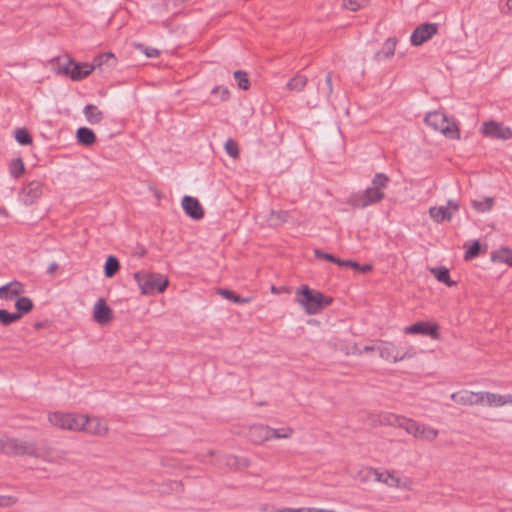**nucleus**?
<instances>
[{
  "mask_svg": "<svg viewBox=\"0 0 512 512\" xmlns=\"http://www.w3.org/2000/svg\"><path fill=\"white\" fill-rule=\"evenodd\" d=\"M345 353H346V355H350V354L361 355V354H363V351L361 348L358 347L357 344H353L349 348H347Z\"/></svg>",
  "mask_w": 512,
  "mask_h": 512,
  "instance_id": "3c124183",
  "label": "nucleus"
},
{
  "mask_svg": "<svg viewBox=\"0 0 512 512\" xmlns=\"http://www.w3.org/2000/svg\"><path fill=\"white\" fill-rule=\"evenodd\" d=\"M368 4V0H343V7L350 11H357Z\"/></svg>",
  "mask_w": 512,
  "mask_h": 512,
  "instance_id": "79ce46f5",
  "label": "nucleus"
},
{
  "mask_svg": "<svg viewBox=\"0 0 512 512\" xmlns=\"http://www.w3.org/2000/svg\"><path fill=\"white\" fill-rule=\"evenodd\" d=\"M138 49H140L147 57L156 58L159 56V50L150 47H144L143 45H137Z\"/></svg>",
  "mask_w": 512,
  "mask_h": 512,
  "instance_id": "de8ad7c7",
  "label": "nucleus"
},
{
  "mask_svg": "<svg viewBox=\"0 0 512 512\" xmlns=\"http://www.w3.org/2000/svg\"><path fill=\"white\" fill-rule=\"evenodd\" d=\"M326 82L329 86H331V77L329 75L326 78Z\"/></svg>",
  "mask_w": 512,
  "mask_h": 512,
  "instance_id": "bf43d9fd",
  "label": "nucleus"
},
{
  "mask_svg": "<svg viewBox=\"0 0 512 512\" xmlns=\"http://www.w3.org/2000/svg\"><path fill=\"white\" fill-rule=\"evenodd\" d=\"M294 432V428L288 425L277 428L270 427V440H288L292 438Z\"/></svg>",
  "mask_w": 512,
  "mask_h": 512,
  "instance_id": "cd10ccee",
  "label": "nucleus"
},
{
  "mask_svg": "<svg viewBox=\"0 0 512 512\" xmlns=\"http://www.w3.org/2000/svg\"><path fill=\"white\" fill-rule=\"evenodd\" d=\"M396 45V38L387 39L383 44L382 50L376 54V57L379 59L381 58V56H383L384 58L392 57L395 53Z\"/></svg>",
  "mask_w": 512,
  "mask_h": 512,
  "instance_id": "7c9ffc66",
  "label": "nucleus"
},
{
  "mask_svg": "<svg viewBox=\"0 0 512 512\" xmlns=\"http://www.w3.org/2000/svg\"><path fill=\"white\" fill-rule=\"evenodd\" d=\"M307 79L304 76L297 75L290 79V81L287 83L286 87L290 91H301L306 86Z\"/></svg>",
  "mask_w": 512,
  "mask_h": 512,
  "instance_id": "c9c22d12",
  "label": "nucleus"
},
{
  "mask_svg": "<svg viewBox=\"0 0 512 512\" xmlns=\"http://www.w3.org/2000/svg\"><path fill=\"white\" fill-rule=\"evenodd\" d=\"M270 290H271V292L273 294H279V293H282V292H286V288L285 287L278 288V287H275V286H271Z\"/></svg>",
  "mask_w": 512,
  "mask_h": 512,
  "instance_id": "5fc2aeb1",
  "label": "nucleus"
},
{
  "mask_svg": "<svg viewBox=\"0 0 512 512\" xmlns=\"http://www.w3.org/2000/svg\"><path fill=\"white\" fill-rule=\"evenodd\" d=\"M336 264L339 265V266L349 267V268L356 267L355 261L341 260V259H338V258H337Z\"/></svg>",
  "mask_w": 512,
  "mask_h": 512,
  "instance_id": "864d4df0",
  "label": "nucleus"
},
{
  "mask_svg": "<svg viewBox=\"0 0 512 512\" xmlns=\"http://www.w3.org/2000/svg\"><path fill=\"white\" fill-rule=\"evenodd\" d=\"M438 31V27L434 23H425L418 26L411 35V44L420 46L431 39Z\"/></svg>",
  "mask_w": 512,
  "mask_h": 512,
  "instance_id": "dca6fc26",
  "label": "nucleus"
},
{
  "mask_svg": "<svg viewBox=\"0 0 512 512\" xmlns=\"http://www.w3.org/2000/svg\"><path fill=\"white\" fill-rule=\"evenodd\" d=\"M18 320H20V314L10 313L5 309H0V323L2 325L8 326Z\"/></svg>",
  "mask_w": 512,
  "mask_h": 512,
  "instance_id": "4c0bfd02",
  "label": "nucleus"
},
{
  "mask_svg": "<svg viewBox=\"0 0 512 512\" xmlns=\"http://www.w3.org/2000/svg\"><path fill=\"white\" fill-rule=\"evenodd\" d=\"M393 418L394 421H392L391 424L404 429L409 435L418 440L434 442L439 436V430L431 425L420 423L403 416H394Z\"/></svg>",
  "mask_w": 512,
  "mask_h": 512,
  "instance_id": "7ed1b4c3",
  "label": "nucleus"
},
{
  "mask_svg": "<svg viewBox=\"0 0 512 512\" xmlns=\"http://www.w3.org/2000/svg\"><path fill=\"white\" fill-rule=\"evenodd\" d=\"M494 204L492 197H486L483 200H475L472 202L473 207L479 212L490 211Z\"/></svg>",
  "mask_w": 512,
  "mask_h": 512,
  "instance_id": "e433bc0d",
  "label": "nucleus"
},
{
  "mask_svg": "<svg viewBox=\"0 0 512 512\" xmlns=\"http://www.w3.org/2000/svg\"><path fill=\"white\" fill-rule=\"evenodd\" d=\"M116 63V58L113 53L108 52L104 54H99L93 59V63L91 66H95V69H109L112 68Z\"/></svg>",
  "mask_w": 512,
  "mask_h": 512,
  "instance_id": "b1692460",
  "label": "nucleus"
},
{
  "mask_svg": "<svg viewBox=\"0 0 512 512\" xmlns=\"http://www.w3.org/2000/svg\"><path fill=\"white\" fill-rule=\"evenodd\" d=\"M76 139L80 145L87 147L94 145L97 140L95 133L87 127H80L76 131Z\"/></svg>",
  "mask_w": 512,
  "mask_h": 512,
  "instance_id": "393cba45",
  "label": "nucleus"
},
{
  "mask_svg": "<svg viewBox=\"0 0 512 512\" xmlns=\"http://www.w3.org/2000/svg\"><path fill=\"white\" fill-rule=\"evenodd\" d=\"M25 292L24 285L19 281H12L0 287V299L5 301L13 300L23 295Z\"/></svg>",
  "mask_w": 512,
  "mask_h": 512,
  "instance_id": "4be33fe9",
  "label": "nucleus"
},
{
  "mask_svg": "<svg viewBox=\"0 0 512 512\" xmlns=\"http://www.w3.org/2000/svg\"><path fill=\"white\" fill-rule=\"evenodd\" d=\"M225 150H226L227 154L229 156H231L232 158H234V159L238 158L239 149H238L237 144L233 140L229 139L226 141Z\"/></svg>",
  "mask_w": 512,
  "mask_h": 512,
  "instance_id": "37998d69",
  "label": "nucleus"
},
{
  "mask_svg": "<svg viewBox=\"0 0 512 512\" xmlns=\"http://www.w3.org/2000/svg\"><path fill=\"white\" fill-rule=\"evenodd\" d=\"M247 438L254 444H263L270 440V427L263 424L249 426Z\"/></svg>",
  "mask_w": 512,
  "mask_h": 512,
  "instance_id": "412c9836",
  "label": "nucleus"
},
{
  "mask_svg": "<svg viewBox=\"0 0 512 512\" xmlns=\"http://www.w3.org/2000/svg\"><path fill=\"white\" fill-rule=\"evenodd\" d=\"M356 267H352V269L360 271L362 273L370 272L372 270V266L370 264L366 265H360L359 263L355 262Z\"/></svg>",
  "mask_w": 512,
  "mask_h": 512,
  "instance_id": "603ef678",
  "label": "nucleus"
},
{
  "mask_svg": "<svg viewBox=\"0 0 512 512\" xmlns=\"http://www.w3.org/2000/svg\"><path fill=\"white\" fill-rule=\"evenodd\" d=\"M16 498L9 495H0V507H9L16 503Z\"/></svg>",
  "mask_w": 512,
  "mask_h": 512,
  "instance_id": "8fccbe9b",
  "label": "nucleus"
},
{
  "mask_svg": "<svg viewBox=\"0 0 512 512\" xmlns=\"http://www.w3.org/2000/svg\"><path fill=\"white\" fill-rule=\"evenodd\" d=\"M458 211L459 203L455 200H449L446 205L430 207L429 216L434 222L442 223L450 221Z\"/></svg>",
  "mask_w": 512,
  "mask_h": 512,
  "instance_id": "4468645a",
  "label": "nucleus"
},
{
  "mask_svg": "<svg viewBox=\"0 0 512 512\" xmlns=\"http://www.w3.org/2000/svg\"><path fill=\"white\" fill-rule=\"evenodd\" d=\"M15 308L17 309L15 314H20L21 319L23 314L29 313L32 310L33 302L30 298L21 295L16 299Z\"/></svg>",
  "mask_w": 512,
  "mask_h": 512,
  "instance_id": "c756f323",
  "label": "nucleus"
},
{
  "mask_svg": "<svg viewBox=\"0 0 512 512\" xmlns=\"http://www.w3.org/2000/svg\"><path fill=\"white\" fill-rule=\"evenodd\" d=\"M296 302L307 315H315L324 307L330 305L332 298L305 285L296 291Z\"/></svg>",
  "mask_w": 512,
  "mask_h": 512,
  "instance_id": "f03ea898",
  "label": "nucleus"
},
{
  "mask_svg": "<svg viewBox=\"0 0 512 512\" xmlns=\"http://www.w3.org/2000/svg\"><path fill=\"white\" fill-rule=\"evenodd\" d=\"M234 78L237 82V85L242 90H248L250 86V81L248 79V76L243 71H236L234 73Z\"/></svg>",
  "mask_w": 512,
  "mask_h": 512,
  "instance_id": "a19ab883",
  "label": "nucleus"
},
{
  "mask_svg": "<svg viewBox=\"0 0 512 512\" xmlns=\"http://www.w3.org/2000/svg\"><path fill=\"white\" fill-rule=\"evenodd\" d=\"M181 207L185 214L193 220H201L205 215L203 206L195 197L184 196L181 200Z\"/></svg>",
  "mask_w": 512,
  "mask_h": 512,
  "instance_id": "a211bd4d",
  "label": "nucleus"
},
{
  "mask_svg": "<svg viewBox=\"0 0 512 512\" xmlns=\"http://www.w3.org/2000/svg\"><path fill=\"white\" fill-rule=\"evenodd\" d=\"M377 350V346L367 345L362 348L363 353H369Z\"/></svg>",
  "mask_w": 512,
  "mask_h": 512,
  "instance_id": "4d7b16f0",
  "label": "nucleus"
},
{
  "mask_svg": "<svg viewBox=\"0 0 512 512\" xmlns=\"http://www.w3.org/2000/svg\"><path fill=\"white\" fill-rule=\"evenodd\" d=\"M493 262H500L512 267V250L508 247H502L491 254Z\"/></svg>",
  "mask_w": 512,
  "mask_h": 512,
  "instance_id": "c85d7f7f",
  "label": "nucleus"
},
{
  "mask_svg": "<svg viewBox=\"0 0 512 512\" xmlns=\"http://www.w3.org/2000/svg\"><path fill=\"white\" fill-rule=\"evenodd\" d=\"M480 405H486L492 408L512 405V394L501 395L487 391H480Z\"/></svg>",
  "mask_w": 512,
  "mask_h": 512,
  "instance_id": "2eb2a0df",
  "label": "nucleus"
},
{
  "mask_svg": "<svg viewBox=\"0 0 512 512\" xmlns=\"http://www.w3.org/2000/svg\"><path fill=\"white\" fill-rule=\"evenodd\" d=\"M314 254L319 259H324V260H327V261H330V262L336 264L337 258L334 255H332V254L322 252L319 249H315L314 250Z\"/></svg>",
  "mask_w": 512,
  "mask_h": 512,
  "instance_id": "09e8293b",
  "label": "nucleus"
},
{
  "mask_svg": "<svg viewBox=\"0 0 512 512\" xmlns=\"http://www.w3.org/2000/svg\"><path fill=\"white\" fill-rule=\"evenodd\" d=\"M212 94L219 95L221 101H227L229 99L230 92L227 87L216 86L213 88Z\"/></svg>",
  "mask_w": 512,
  "mask_h": 512,
  "instance_id": "c03bdc74",
  "label": "nucleus"
},
{
  "mask_svg": "<svg viewBox=\"0 0 512 512\" xmlns=\"http://www.w3.org/2000/svg\"><path fill=\"white\" fill-rule=\"evenodd\" d=\"M377 351L380 358L389 363L413 359L417 355L416 349L408 343L401 345L385 340L378 341Z\"/></svg>",
  "mask_w": 512,
  "mask_h": 512,
  "instance_id": "20e7f679",
  "label": "nucleus"
},
{
  "mask_svg": "<svg viewBox=\"0 0 512 512\" xmlns=\"http://www.w3.org/2000/svg\"><path fill=\"white\" fill-rule=\"evenodd\" d=\"M389 181L390 179L386 174L376 173L372 179V186L350 196L348 203L354 208H365L382 201L385 197L384 189Z\"/></svg>",
  "mask_w": 512,
  "mask_h": 512,
  "instance_id": "f257e3e1",
  "label": "nucleus"
},
{
  "mask_svg": "<svg viewBox=\"0 0 512 512\" xmlns=\"http://www.w3.org/2000/svg\"><path fill=\"white\" fill-rule=\"evenodd\" d=\"M83 113L91 125L99 124L104 118V113L97 106L91 104L84 107Z\"/></svg>",
  "mask_w": 512,
  "mask_h": 512,
  "instance_id": "a878e982",
  "label": "nucleus"
},
{
  "mask_svg": "<svg viewBox=\"0 0 512 512\" xmlns=\"http://www.w3.org/2000/svg\"><path fill=\"white\" fill-rule=\"evenodd\" d=\"M81 432L97 437H105L109 433V426L106 421L98 416L83 414V428Z\"/></svg>",
  "mask_w": 512,
  "mask_h": 512,
  "instance_id": "ddd939ff",
  "label": "nucleus"
},
{
  "mask_svg": "<svg viewBox=\"0 0 512 512\" xmlns=\"http://www.w3.org/2000/svg\"><path fill=\"white\" fill-rule=\"evenodd\" d=\"M58 269V265L56 263H51L49 266H48V269H47V272L52 275L56 272V270Z\"/></svg>",
  "mask_w": 512,
  "mask_h": 512,
  "instance_id": "6e6d98bb",
  "label": "nucleus"
},
{
  "mask_svg": "<svg viewBox=\"0 0 512 512\" xmlns=\"http://www.w3.org/2000/svg\"><path fill=\"white\" fill-rule=\"evenodd\" d=\"M95 69V66H91L88 63H76L73 61L72 65V71H71V80L73 81H80L87 76H89L93 70Z\"/></svg>",
  "mask_w": 512,
  "mask_h": 512,
  "instance_id": "5701e85b",
  "label": "nucleus"
},
{
  "mask_svg": "<svg viewBox=\"0 0 512 512\" xmlns=\"http://www.w3.org/2000/svg\"><path fill=\"white\" fill-rule=\"evenodd\" d=\"M288 220V212L287 211H271L270 215L267 219L271 226H278Z\"/></svg>",
  "mask_w": 512,
  "mask_h": 512,
  "instance_id": "473e14b6",
  "label": "nucleus"
},
{
  "mask_svg": "<svg viewBox=\"0 0 512 512\" xmlns=\"http://www.w3.org/2000/svg\"><path fill=\"white\" fill-rule=\"evenodd\" d=\"M113 311L104 298H99L93 306V320L101 325H107L113 320Z\"/></svg>",
  "mask_w": 512,
  "mask_h": 512,
  "instance_id": "f3484780",
  "label": "nucleus"
},
{
  "mask_svg": "<svg viewBox=\"0 0 512 512\" xmlns=\"http://www.w3.org/2000/svg\"><path fill=\"white\" fill-rule=\"evenodd\" d=\"M120 269L119 261L114 256H109L106 259L104 266V273L107 278L113 277Z\"/></svg>",
  "mask_w": 512,
  "mask_h": 512,
  "instance_id": "2f4dec72",
  "label": "nucleus"
},
{
  "mask_svg": "<svg viewBox=\"0 0 512 512\" xmlns=\"http://www.w3.org/2000/svg\"><path fill=\"white\" fill-rule=\"evenodd\" d=\"M480 133L483 137L497 140H509L512 138L510 127L495 120H489L481 125Z\"/></svg>",
  "mask_w": 512,
  "mask_h": 512,
  "instance_id": "9b49d317",
  "label": "nucleus"
},
{
  "mask_svg": "<svg viewBox=\"0 0 512 512\" xmlns=\"http://www.w3.org/2000/svg\"><path fill=\"white\" fill-rule=\"evenodd\" d=\"M134 279L143 295H152L155 292L163 293L169 285L166 276L146 271L135 273Z\"/></svg>",
  "mask_w": 512,
  "mask_h": 512,
  "instance_id": "423d86ee",
  "label": "nucleus"
},
{
  "mask_svg": "<svg viewBox=\"0 0 512 512\" xmlns=\"http://www.w3.org/2000/svg\"><path fill=\"white\" fill-rule=\"evenodd\" d=\"M425 124L435 132L452 140L460 139V129L453 118L440 111L429 112L424 118Z\"/></svg>",
  "mask_w": 512,
  "mask_h": 512,
  "instance_id": "39448f33",
  "label": "nucleus"
},
{
  "mask_svg": "<svg viewBox=\"0 0 512 512\" xmlns=\"http://www.w3.org/2000/svg\"><path fill=\"white\" fill-rule=\"evenodd\" d=\"M33 441L4 435L0 438V451L8 456H30Z\"/></svg>",
  "mask_w": 512,
  "mask_h": 512,
  "instance_id": "6e6552de",
  "label": "nucleus"
},
{
  "mask_svg": "<svg viewBox=\"0 0 512 512\" xmlns=\"http://www.w3.org/2000/svg\"><path fill=\"white\" fill-rule=\"evenodd\" d=\"M451 399L459 406L480 405V391L461 389L451 394Z\"/></svg>",
  "mask_w": 512,
  "mask_h": 512,
  "instance_id": "6ab92c4d",
  "label": "nucleus"
},
{
  "mask_svg": "<svg viewBox=\"0 0 512 512\" xmlns=\"http://www.w3.org/2000/svg\"><path fill=\"white\" fill-rule=\"evenodd\" d=\"M48 421L52 426L61 430L81 432L83 428V414L76 412H49Z\"/></svg>",
  "mask_w": 512,
  "mask_h": 512,
  "instance_id": "0eeeda50",
  "label": "nucleus"
},
{
  "mask_svg": "<svg viewBox=\"0 0 512 512\" xmlns=\"http://www.w3.org/2000/svg\"><path fill=\"white\" fill-rule=\"evenodd\" d=\"M43 193V184L39 181H31L29 182L23 189L21 190V198L25 205L34 204Z\"/></svg>",
  "mask_w": 512,
  "mask_h": 512,
  "instance_id": "aec40b11",
  "label": "nucleus"
},
{
  "mask_svg": "<svg viewBox=\"0 0 512 512\" xmlns=\"http://www.w3.org/2000/svg\"><path fill=\"white\" fill-rule=\"evenodd\" d=\"M403 332L407 335L429 336L433 340L440 339L439 325L432 321H418L412 325L406 326Z\"/></svg>",
  "mask_w": 512,
  "mask_h": 512,
  "instance_id": "f8f14e48",
  "label": "nucleus"
},
{
  "mask_svg": "<svg viewBox=\"0 0 512 512\" xmlns=\"http://www.w3.org/2000/svg\"><path fill=\"white\" fill-rule=\"evenodd\" d=\"M15 139L21 145H29L32 143L30 134L24 128H19L15 131Z\"/></svg>",
  "mask_w": 512,
  "mask_h": 512,
  "instance_id": "ea45409f",
  "label": "nucleus"
},
{
  "mask_svg": "<svg viewBox=\"0 0 512 512\" xmlns=\"http://www.w3.org/2000/svg\"><path fill=\"white\" fill-rule=\"evenodd\" d=\"M480 250V244L478 241H474L471 246L467 249L465 253V259L469 260L473 257L477 256Z\"/></svg>",
  "mask_w": 512,
  "mask_h": 512,
  "instance_id": "a18cd8bd",
  "label": "nucleus"
},
{
  "mask_svg": "<svg viewBox=\"0 0 512 512\" xmlns=\"http://www.w3.org/2000/svg\"><path fill=\"white\" fill-rule=\"evenodd\" d=\"M72 65L73 60H69L66 64L59 65L56 68V73L66 75L71 78Z\"/></svg>",
  "mask_w": 512,
  "mask_h": 512,
  "instance_id": "49530a36",
  "label": "nucleus"
},
{
  "mask_svg": "<svg viewBox=\"0 0 512 512\" xmlns=\"http://www.w3.org/2000/svg\"><path fill=\"white\" fill-rule=\"evenodd\" d=\"M374 481L393 489L408 490L411 487L409 479H403L397 471L388 469L377 468V472L374 473Z\"/></svg>",
  "mask_w": 512,
  "mask_h": 512,
  "instance_id": "9d476101",
  "label": "nucleus"
},
{
  "mask_svg": "<svg viewBox=\"0 0 512 512\" xmlns=\"http://www.w3.org/2000/svg\"><path fill=\"white\" fill-rule=\"evenodd\" d=\"M218 294L221 295L223 298L230 300L232 302L238 303V304H246V303L251 302V300H252V298H250V297L242 298L228 289H220L218 291Z\"/></svg>",
  "mask_w": 512,
  "mask_h": 512,
  "instance_id": "72a5a7b5",
  "label": "nucleus"
},
{
  "mask_svg": "<svg viewBox=\"0 0 512 512\" xmlns=\"http://www.w3.org/2000/svg\"><path fill=\"white\" fill-rule=\"evenodd\" d=\"M430 273L441 283H444L448 287H453L456 282L451 280L449 270L446 267H432L429 268Z\"/></svg>",
  "mask_w": 512,
  "mask_h": 512,
  "instance_id": "bb28decb",
  "label": "nucleus"
},
{
  "mask_svg": "<svg viewBox=\"0 0 512 512\" xmlns=\"http://www.w3.org/2000/svg\"><path fill=\"white\" fill-rule=\"evenodd\" d=\"M507 6L512 10V0H507Z\"/></svg>",
  "mask_w": 512,
  "mask_h": 512,
  "instance_id": "13d9d810",
  "label": "nucleus"
},
{
  "mask_svg": "<svg viewBox=\"0 0 512 512\" xmlns=\"http://www.w3.org/2000/svg\"><path fill=\"white\" fill-rule=\"evenodd\" d=\"M377 472V468L365 467L358 471L357 478L362 482L374 481V473Z\"/></svg>",
  "mask_w": 512,
  "mask_h": 512,
  "instance_id": "58836bf2",
  "label": "nucleus"
},
{
  "mask_svg": "<svg viewBox=\"0 0 512 512\" xmlns=\"http://www.w3.org/2000/svg\"><path fill=\"white\" fill-rule=\"evenodd\" d=\"M30 457L40 459L49 464L61 465L66 461V455L63 451L57 450L46 444H38L33 441L32 453Z\"/></svg>",
  "mask_w": 512,
  "mask_h": 512,
  "instance_id": "1a4fd4ad",
  "label": "nucleus"
},
{
  "mask_svg": "<svg viewBox=\"0 0 512 512\" xmlns=\"http://www.w3.org/2000/svg\"><path fill=\"white\" fill-rule=\"evenodd\" d=\"M9 171H10V174L14 178H19L20 176H22L25 172V165H24L22 159L21 158L13 159L9 163Z\"/></svg>",
  "mask_w": 512,
  "mask_h": 512,
  "instance_id": "f704fd0d",
  "label": "nucleus"
}]
</instances>
